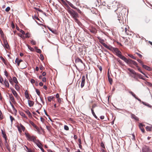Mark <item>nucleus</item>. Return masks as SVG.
<instances>
[{"mask_svg": "<svg viewBox=\"0 0 152 152\" xmlns=\"http://www.w3.org/2000/svg\"><path fill=\"white\" fill-rule=\"evenodd\" d=\"M34 9H36L37 10H38L40 12H42V10L39 8H37L36 7H34Z\"/></svg>", "mask_w": 152, "mask_h": 152, "instance_id": "nucleus-52", "label": "nucleus"}, {"mask_svg": "<svg viewBox=\"0 0 152 152\" xmlns=\"http://www.w3.org/2000/svg\"><path fill=\"white\" fill-rule=\"evenodd\" d=\"M25 147L27 149L26 151H27V152H29V151H32L31 149L28 148L26 146H25Z\"/></svg>", "mask_w": 152, "mask_h": 152, "instance_id": "nucleus-56", "label": "nucleus"}, {"mask_svg": "<svg viewBox=\"0 0 152 152\" xmlns=\"http://www.w3.org/2000/svg\"><path fill=\"white\" fill-rule=\"evenodd\" d=\"M136 67H137V69L140 72L142 73L143 75H145L146 77H147V78H148V77L145 75V73H144V72H142L141 69L138 66H136Z\"/></svg>", "mask_w": 152, "mask_h": 152, "instance_id": "nucleus-20", "label": "nucleus"}, {"mask_svg": "<svg viewBox=\"0 0 152 152\" xmlns=\"http://www.w3.org/2000/svg\"><path fill=\"white\" fill-rule=\"evenodd\" d=\"M4 145L8 151L10 152H11V149L9 145V143L7 142V140H5Z\"/></svg>", "mask_w": 152, "mask_h": 152, "instance_id": "nucleus-4", "label": "nucleus"}, {"mask_svg": "<svg viewBox=\"0 0 152 152\" xmlns=\"http://www.w3.org/2000/svg\"><path fill=\"white\" fill-rule=\"evenodd\" d=\"M128 56L132 58L136 59V57L134 56L133 55L131 54H128Z\"/></svg>", "mask_w": 152, "mask_h": 152, "instance_id": "nucleus-42", "label": "nucleus"}, {"mask_svg": "<svg viewBox=\"0 0 152 152\" xmlns=\"http://www.w3.org/2000/svg\"><path fill=\"white\" fill-rule=\"evenodd\" d=\"M4 81L3 79L1 77H0V83H3V82Z\"/></svg>", "mask_w": 152, "mask_h": 152, "instance_id": "nucleus-54", "label": "nucleus"}, {"mask_svg": "<svg viewBox=\"0 0 152 152\" xmlns=\"http://www.w3.org/2000/svg\"><path fill=\"white\" fill-rule=\"evenodd\" d=\"M67 4L72 8L75 9H77V8L75 7L72 3L70 2L66 1Z\"/></svg>", "mask_w": 152, "mask_h": 152, "instance_id": "nucleus-23", "label": "nucleus"}, {"mask_svg": "<svg viewBox=\"0 0 152 152\" xmlns=\"http://www.w3.org/2000/svg\"><path fill=\"white\" fill-rule=\"evenodd\" d=\"M25 134L27 139L29 141H32L35 143L37 140L36 139V137L34 136H31L28 133H25Z\"/></svg>", "mask_w": 152, "mask_h": 152, "instance_id": "nucleus-3", "label": "nucleus"}, {"mask_svg": "<svg viewBox=\"0 0 152 152\" xmlns=\"http://www.w3.org/2000/svg\"><path fill=\"white\" fill-rule=\"evenodd\" d=\"M64 129L66 130H69V127L67 125L64 126Z\"/></svg>", "mask_w": 152, "mask_h": 152, "instance_id": "nucleus-44", "label": "nucleus"}, {"mask_svg": "<svg viewBox=\"0 0 152 152\" xmlns=\"http://www.w3.org/2000/svg\"><path fill=\"white\" fill-rule=\"evenodd\" d=\"M142 66L143 68L147 70L150 71L151 70V67L144 64Z\"/></svg>", "mask_w": 152, "mask_h": 152, "instance_id": "nucleus-13", "label": "nucleus"}, {"mask_svg": "<svg viewBox=\"0 0 152 152\" xmlns=\"http://www.w3.org/2000/svg\"><path fill=\"white\" fill-rule=\"evenodd\" d=\"M28 48L31 51H33V48H32L29 45H28Z\"/></svg>", "mask_w": 152, "mask_h": 152, "instance_id": "nucleus-58", "label": "nucleus"}, {"mask_svg": "<svg viewBox=\"0 0 152 152\" xmlns=\"http://www.w3.org/2000/svg\"><path fill=\"white\" fill-rule=\"evenodd\" d=\"M101 146L103 148H105V146L102 142L101 143Z\"/></svg>", "mask_w": 152, "mask_h": 152, "instance_id": "nucleus-53", "label": "nucleus"}, {"mask_svg": "<svg viewBox=\"0 0 152 152\" xmlns=\"http://www.w3.org/2000/svg\"><path fill=\"white\" fill-rule=\"evenodd\" d=\"M4 84L5 86L7 88L9 87V84L8 80L7 79H5L4 81Z\"/></svg>", "mask_w": 152, "mask_h": 152, "instance_id": "nucleus-21", "label": "nucleus"}, {"mask_svg": "<svg viewBox=\"0 0 152 152\" xmlns=\"http://www.w3.org/2000/svg\"><path fill=\"white\" fill-rule=\"evenodd\" d=\"M54 98V96H49L48 97V100L49 102H51V100L53 99Z\"/></svg>", "mask_w": 152, "mask_h": 152, "instance_id": "nucleus-35", "label": "nucleus"}, {"mask_svg": "<svg viewBox=\"0 0 152 152\" xmlns=\"http://www.w3.org/2000/svg\"><path fill=\"white\" fill-rule=\"evenodd\" d=\"M40 59L41 60H43L44 57H43V56L41 54L40 55Z\"/></svg>", "mask_w": 152, "mask_h": 152, "instance_id": "nucleus-64", "label": "nucleus"}, {"mask_svg": "<svg viewBox=\"0 0 152 152\" xmlns=\"http://www.w3.org/2000/svg\"><path fill=\"white\" fill-rule=\"evenodd\" d=\"M20 114L23 117H24V118H26V119L27 118V117H26V115L24 113L22 112H21L20 113Z\"/></svg>", "mask_w": 152, "mask_h": 152, "instance_id": "nucleus-32", "label": "nucleus"}, {"mask_svg": "<svg viewBox=\"0 0 152 152\" xmlns=\"http://www.w3.org/2000/svg\"><path fill=\"white\" fill-rule=\"evenodd\" d=\"M143 152H149L151 150L148 146H145L142 149Z\"/></svg>", "mask_w": 152, "mask_h": 152, "instance_id": "nucleus-9", "label": "nucleus"}, {"mask_svg": "<svg viewBox=\"0 0 152 152\" xmlns=\"http://www.w3.org/2000/svg\"><path fill=\"white\" fill-rule=\"evenodd\" d=\"M119 58H120L122 60H124L126 63L129 64V59H127L125 56H123L122 55H119Z\"/></svg>", "mask_w": 152, "mask_h": 152, "instance_id": "nucleus-6", "label": "nucleus"}, {"mask_svg": "<svg viewBox=\"0 0 152 152\" xmlns=\"http://www.w3.org/2000/svg\"><path fill=\"white\" fill-rule=\"evenodd\" d=\"M25 112L27 113V114L30 117L31 116V114L28 110H26Z\"/></svg>", "mask_w": 152, "mask_h": 152, "instance_id": "nucleus-36", "label": "nucleus"}, {"mask_svg": "<svg viewBox=\"0 0 152 152\" xmlns=\"http://www.w3.org/2000/svg\"><path fill=\"white\" fill-rule=\"evenodd\" d=\"M66 7L68 8L67 11L70 14L72 17L73 18L75 21L79 25L81 24V23L77 19V18L79 17V15L77 13L73 10L71 9L68 5V6Z\"/></svg>", "mask_w": 152, "mask_h": 152, "instance_id": "nucleus-1", "label": "nucleus"}, {"mask_svg": "<svg viewBox=\"0 0 152 152\" xmlns=\"http://www.w3.org/2000/svg\"><path fill=\"white\" fill-rule=\"evenodd\" d=\"M11 26L12 28H15V25L12 22V23L11 24Z\"/></svg>", "mask_w": 152, "mask_h": 152, "instance_id": "nucleus-60", "label": "nucleus"}, {"mask_svg": "<svg viewBox=\"0 0 152 152\" xmlns=\"http://www.w3.org/2000/svg\"><path fill=\"white\" fill-rule=\"evenodd\" d=\"M139 128L140 129H141V131L143 133H144L145 130L143 127V125L142 124H141V123L139 125Z\"/></svg>", "mask_w": 152, "mask_h": 152, "instance_id": "nucleus-19", "label": "nucleus"}, {"mask_svg": "<svg viewBox=\"0 0 152 152\" xmlns=\"http://www.w3.org/2000/svg\"><path fill=\"white\" fill-rule=\"evenodd\" d=\"M10 10V7H8L5 9V11H6L7 12H8Z\"/></svg>", "mask_w": 152, "mask_h": 152, "instance_id": "nucleus-46", "label": "nucleus"}, {"mask_svg": "<svg viewBox=\"0 0 152 152\" xmlns=\"http://www.w3.org/2000/svg\"><path fill=\"white\" fill-rule=\"evenodd\" d=\"M152 126H147L146 129L147 131H151Z\"/></svg>", "mask_w": 152, "mask_h": 152, "instance_id": "nucleus-28", "label": "nucleus"}, {"mask_svg": "<svg viewBox=\"0 0 152 152\" xmlns=\"http://www.w3.org/2000/svg\"><path fill=\"white\" fill-rule=\"evenodd\" d=\"M1 131L3 137L4 139L5 140H7V138L6 135L5 134V133L4 132L2 129L1 130Z\"/></svg>", "mask_w": 152, "mask_h": 152, "instance_id": "nucleus-16", "label": "nucleus"}, {"mask_svg": "<svg viewBox=\"0 0 152 152\" xmlns=\"http://www.w3.org/2000/svg\"><path fill=\"white\" fill-rule=\"evenodd\" d=\"M48 28L49 30L51 31L52 33H54L55 31H54V30H52V29L51 28H50V27H48Z\"/></svg>", "mask_w": 152, "mask_h": 152, "instance_id": "nucleus-63", "label": "nucleus"}, {"mask_svg": "<svg viewBox=\"0 0 152 152\" xmlns=\"http://www.w3.org/2000/svg\"><path fill=\"white\" fill-rule=\"evenodd\" d=\"M116 53V55L118 57H119V55H121V51L118 49L117 48H115L114 51Z\"/></svg>", "mask_w": 152, "mask_h": 152, "instance_id": "nucleus-7", "label": "nucleus"}, {"mask_svg": "<svg viewBox=\"0 0 152 152\" xmlns=\"http://www.w3.org/2000/svg\"><path fill=\"white\" fill-rule=\"evenodd\" d=\"M0 33L1 37L3 38L4 37V33L1 30H0Z\"/></svg>", "mask_w": 152, "mask_h": 152, "instance_id": "nucleus-45", "label": "nucleus"}, {"mask_svg": "<svg viewBox=\"0 0 152 152\" xmlns=\"http://www.w3.org/2000/svg\"><path fill=\"white\" fill-rule=\"evenodd\" d=\"M13 80L15 83L16 84L18 83V82L17 80V78L15 77H13Z\"/></svg>", "mask_w": 152, "mask_h": 152, "instance_id": "nucleus-34", "label": "nucleus"}, {"mask_svg": "<svg viewBox=\"0 0 152 152\" xmlns=\"http://www.w3.org/2000/svg\"><path fill=\"white\" fill-rule=\"evenodd\" d=\"M0 147L1 148L3 149V143L2 142V141L0 138Z\"/></svg>", "mask_w": 152, "mask_h": 152, "instance_id": "nucleus-39", "label": "nucleus"}, {"mask_svg": "<svg viewBox=\"0 0 152 152\" xmlns=\"http://www.w3.org/2000/svg\"><path fill=\"white\" fill-rule=\"evenodd\" d=\"M11 91L14 95L16 97H17L18 95L16 92L15 91V90L12 88H10Z\"/></svg>", "mask_w": 152, "mask_h": 152, "instance_id": "nucleus-12", "label": "nucleus"}, {"mask_svg": "<svg viewBox=\"0 0 152 152\" xmlns=\"http://www.w3.org/2000/svg\"><path fill=\"white\" fill-rule=\"evenodd\" d=\"M82 81L81 84V87L82 88L84 86L85 83V77L84 76H83L82 77Z\"/></svg>", "mask_w": 152, "mask_h": 152, "instance_id": "nucleus-8", "label": "nucleus"}, {"mask_svg": "<svg viewBox=\"0 0 152 152\" xmlns=\"http://www.w3.org/2000/svg\"><path fill=\"white\" fill-rule=\"evenodd\" d=\"M0 58L1 59L2 61L4 63V64L5 65H7V62L5 61L4 58L2 57H0Z\"/></svg>", "mask_w": 152, "mask_h": 152, "instance_id": "nucleus-31", "label": "nucleus"}, {"mask_svg": "<svg viewBox=\"0 0 152 152\" xmlns=\"http://www.w3.org/2000/svg\"><path fill=\"white\" fill-rule=\"evenodd\" d=\"M10 118L11 120V121L12 122L13 120H14L15 119L12 116L10 115Z\"/></svg>", "mask_w": 152, "mask_h": 152, "instance_id": "nucleus-50", "label": "nucleus"}, {"mask_svg": "<svg viewBox=\"0 0 152 152\" xmlns=\"http://www.w3.org/2000/svg\"><path fill=\"white\" fill-rule=\"evenodd\" d=\"M4 47L5 48L8 49L9 48V46L7 40H4Z\"/></svg>", "mask_w": 152, "mask_h": 152, "instance_id": "nucleus-10", "label": "nucleus"}, {"mask_svg": "<svg viewBox=\"0 0 152 152\" xmlns=\"http://www.w3.org/2000/svg\"><path fill=\"white\" fill-rule=\"evenodd\" d=\"M25 94L26 98L27 99H30L28 92L27 91L25 92Z\"/></svg>", "mask_w": 152, "mask_h": 152, "instance_id": "nucleus-27", "label": "nucleus"}, {"mask_svg": "<svg viewBox=\"0 0 152 152\" xmlns=\"http://www.w3.org/2000/svg\"><path fill=\"white\" fill-rule=\"evenodd\" d=\"M10 103L12 107L13 110V112L15 113L17 112V110H16L14 106L13 105L12 103L10 101Z\"/></svg>", "mask_w": 152, "mask_h": 152, "instance_id": "nucleus-24", "label": "nucleus"}, {"mask_svg": "<svg viewBox=\"0 0 152 152\" xmlns=\"http://www.w3.org/2000/svg\"><path fill=\"white\" fill-rule=\"evenodd\" d=\"M28 103L29 106L30 107H32L33 106L34 104V102L33 101H30L29 100H28Z\"/></svg>", "mask_w": 152, "mask_h": 152, "instance_id": "nucleus-18", "label": "nucleus"}, {"mask_svg": "<svg viewBox=\"0 0 152 152\" xmlns=\"http://www.w3.org/2000/svg\"><path fill=\"white\" fill-rule=\"evenodd\" d=\"M29 123L31 124L34 127L36 125L34 123L33 121H29Z\"/></svg>", "mask_w": 152, "mask_h": 152, "instance_id": "nucleus-43", "label": "nucleus"}, {"mask_svg": "<svg viewBox=\"0 0 152 152\" xmlns=\"http://www.w3.org/2000/svg\"><path fill=\"white\" fill-rule=\"evenodd\" d=\"M108 77L109 82L111 84H112L113 82V80L112 78L110 77V76L109 75L108 76Z\"/></svg>", "mask_w": 152, "mask_h": 152, "instance_id": "nucleus-33", "label": "nucleus"}, {"mask_svg": "<svg viewBox=\"0 0 152 152\" xmlns=\"http://www.w3.org/2000/svg\"><path fill=\"white\" fill-rule=\"evenodd\" d=\"M36 91L37 94L40 96V99L41 101V102H42V103L44 104V102L43 101V99L42 98L41 96H40V92L39 89H36Z\"/></svg>", "mask_w": 152, "mask_h": 152, "instance_id": "nucleus-11", "label": "nucleus"}, {"mask_svg": "<svg viewBox=\"0 0 152 152\" xmlns=\"http://www.w3.org/2000/svg\"><path fill=\"white\" fill-rule=\"evenodd\" d=\"M129 64L132 63L134 65H135L136 66H137V63L135 61L130 59H129Z\"/></svg>", "mask_w": 152, "mask_h": 152, "instance_id": "nucleus-15", "label": "nucleus"}, {"mask_svg": "<svg viewBox=\"0 0 152 152\" xmlns=\"http://www.w3.org/2000/svg\"><path fill=\"white\" fill-rule=\"evenodd\" d=\"M25 34V35H26V38H27V37L29 38L30 37V34L28 33H27L26 34Z\"/></svg>", "mask_w": 152, "mask_h": 152, "instance_id": "nucleus-49", "label": "nucleus"}, {"mask_svg": "<svg viewBox=\"0 0 152 152\" xmlns=\"http://www.w3.org/2000/svg\"><path fill=\"white\" fill-rule=\"evenodd\" d=\"M20 32L22 33L23 34H25V32L24 31H23L22 30H21V29L20 30Z\"/></svg>", "mask_w": 152, "mask_h": 152, "instance_id": "nucleus-59", "label": "nucleus"}, {"mask_svg": "<svg viewBox=\"0 0 152 152\" xmlns=\"http://www.w3.org/2000/svg\"><path fill=\"white\" fill-rule=\"evenodd\" d=\"M97 38L99 40V42L103 46V45H104V44H105V43L103 42H104V40L101 38L99 37H98Z\"/></svg>", "mask_w": 152, "mask_h": 152, "instance_id": "nucleus-22", "label": "nucleus"}, {"mask_svg": "<svg viewBox=\"0 0 152 152\" xmlns=\"http://www.w3.org/2000/svg\"><path fill=\"white\" fill-rule=\"evenodd\" d=\"M34 143L36 144L39 148H40V147L42 146L41 143L38 140H37V141Z\"/></svg>", "mask_w": 152, "mask_h": 152, "instance_id": "nucleus-14", "label": "nucleus"}, {"mask_svg": "<svg viewBox=\"0 0 152 152\" xmlns=\"http://www.w3.org/2000/svg\"><path fill=\"white\" fill-rule=\"evenodd\" d=\"M137 61L142 66L144 64L143 62L140 59H138L137 60Z\"/></svg>", "mask_w": 152, "mask_h": 152, "instance_id": "nucleus-40", "label": "nucleus"}, {"mask_svg": "<svg viewBox=\"0 0 152 152\" xmlns=\"http://www.w3.org/2000/svg\"><path fill=\"white\" fill-rule=\"evenodd\" d=\"M21 65L22 66H21V69H23L26 67L27 66L25 63L23 62L21 64Z\"/></svg>", "mask_w": 152, "mask_h": 152, "instance_id": "nucleus-26", "label": "nucleus"}, {"mask_svg": "<svg viewBox=\"0 0 152 152\" xmlns=\"http://www.w3.org/2000/svg\"><path fill=\"white\" fill-rule=\"evenodd\" d=\"M15 88L16 90H18L19 89L20 87L19 86L17 85V84H16L15 85Z\"/></svg>", "mask_w": 152, "mask_h": 152, "instance_id": "nucleus-41", "label": "nucleus"}, {"mask_svg": "<svg viewBox=\"0 0 152 152\" xmlns=\"http://www.w3.org/2000/svg\"><path fill=\"white\" fill-rule=\"evenodd\" d=\"M10 98V100L12 102H14L15 101L14 98L12 94L9 96Z\"/></svg>", "mask_w": 152, "mask_h": 152, "instance_id": "nucleus-29", "label": "nucleus"}, {"mask_svg": "<svg viewBox=\"0 0 152 152\" xmlns=\"http://www.w3.org/2000/svg\"><path fill=\"white\" fill-rule=\"evenodd\" d=\"M36 52L37 53H41V51L40 49H37L36 50Z\"/></svg>", "mask_w": 152, "mask_h": 152, "instance_id": "nucleus-55", "label": "nucleus"}, {"mask_svg": "<svg viewBox=\"0 0 152 152\" xmlns=\"http://www.w3.org/2000/svg\"><path fill=\"white\" fill-rule=\"evenodd\" d=\"M136 53L137 54L140 58H141L142 57V55L140 53Z\"/></svg>", "mask_w": 152, "mask_h": 152, "instance_id": "nucleus-62", "label": "nucleus"}, {"mask_svg": "<svg viewBox=\"0 0 152 152\" xmlns=\"http://www.w3.org/2000/svg\"><path fill=\"white\" fill-rule=\"evenodd\" d=\"M128 69L130 72L133 74L132 75H131L132 77L134 79L137 80L139 78L141 79L145 80L144 78L142 77V76L141 74L136 73L134 70L130 69Z\"/></svg>", "mask_w": 152, "mask_h": 152, "instance_id": "nucleus-2", "label": "nucleus"}, {"mask_svg": "<svg viewBox=\"0 0 152 152\" xmlns=\"http://www.w3.org/2000/svg\"><path fill=\"white\" fill-rule=\"evenodd\" d=\"M20 128L23 131H24L25 130V127L21 124H20Z\"/></svg>", "mask_w": 152, "mask_h": 152, "instance_id": "nucleus-37", "label": "nucleus"}, {"mask_svg": "<svg viewBox=\"0 0 152 152\" xmlns=\"http://www.w3.org/2000/svg\"><path fill=\"white\" fill-rule=\"evenodd\" d=\"M36 129L37 131H38V132H39L40 131L39 128L38 127H37L36 125L34 127Z\"/></svg>", "mask_w": 152, "mask_h": 152, "instance_id": "nucleus-47", "label": "nucleus"}, {"mask_svg": "<svg viewBox=\"0 0 152 152\" xmlns=\"http://www.w3.org/2000/svg\"><path fill=\"white\" fill-rule=\"evenodd\" d=\"M97 106V105L96 104H93L92 106V108L91 109H92L93 110V109H94V108H95Z\"/></svg>", "mask_w": 152, "mask_h": 152, "instance_id": "nucleus-57", "label": "nucleus"}, {"mask_svg": "<svg viewBox=\"0 0 152 152\" xmlns=\"http://www.w3.org/2000/svg\"><path fill=\"white\" fill-rule=\"evenodd\" d=\"M131 118L136 121H138L139 118L134 114L131 113Z\"/></svg>", "mask_w": 152, "mask_h": 152, "instance_id": "nucleus-17", "label": "nucleus"}, {"mask_svg": "<svg viewBox=\"0 0 152 152\" xmlns=\"http://www.w3.org/2000/svg\"><path fill=\"white\" fill-rule=\"evenodd\" d=\"M76 62H77V63L80 62L81 64H83L84 65H85V64L83 62L82 60L79 58L77 59L76 60Z\"/></svg>", "mask_w": 152, "mask_h": 152, "instance_id": "nucleus-25", "label": "nucleus"}, {"mask_svg": "<svg viewBox=\"0 0 152 152\" xmlns=\"http://www.w3.org/2000/svg\"><path fill=\"white\" fill-rule=\"evenodd\" d=\"M63 4L65 6H68V4L63 0H61Z\"/></svg>", "mask_w": 152, "mask_h": 152, "instance_id": "nucleus-38", "label": "nucleus"}, {"mask_svg": "<svg viewBox=\"0 0 152 152\" xmlns=\"http://www.w3.org/2000/svg\"><path fill=\"white\" fill-rule=\"evenodd\" d=\"M42 81L44 82H45L46 81V78L45 77H44L42 78Z\"/></svg>", "mask_w": 152, "mask_h": 152, "instance_id": "nucleus-61", "label": "nucleus"}, {"mask_svg": "<svg viewBox=\"0 0 152 152\" xmlns=\"http://www.w3.org/2000/svg\"><path fill=\"white\" fill-rule=\"evenodd\" d=\"M104 45H103L104 46L111 51H114L115 49V48H113L110 45L108 46L105 44H104Z\"/></svg>", "mask_w": 152, "mask_h": 152, "instance_id": "nucleus-5", "label": "nucleus"}, {"mask_svg": "<svg viewBox=\"0 0 152 152\" xmlns=\"http://www.w3.org/2000/svg\"><path fill=\"white\" fill-rule=\"evenodd\" d=\"M31 43L33 45H35L36 44V42L33 40H32L31 42Z\"/></svg>", "mask_w": 152, "mask_h": 152, "instance_id": "nucleus-51", "label": "nucleus"}, {"mask_svg": "<svg viewBox=\"0 0 152 152\" xmlns=\"http://www.w3.org/2000/svg\"><path fill=\"white\" fill-rule=\"evenodd\" d=\"M91 111L92 113V115H93L94 116L96 119H97L98 118H97V116L95 115V113H94V110L92 109H91Z\"/></svg>", "mask_w": 152, "mask_h": 152, "instance_id": "nucleus-30", "label": "nucleus"}, {"mask_svg": "<svg viewBox=\"0 0 152 152\" xmlns=\"http://www.w3.org/2000/svg\"><path fill=\"white\" fill-rule=\"evenodd\" d=\"M3 117L2 115V113H1V111L0 110V119H3Z\"/></svg>", "mask_w": 152, "mask_h": 152, "instance_id": "nucleus-48", "label": "nucleus"}]
</instances>
